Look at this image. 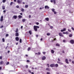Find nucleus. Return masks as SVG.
<instances>
[{"label":"nucleus","instance_id":"obj_30","mask_svg":"<svg viewBox=\"0 0 74 74\" xmlns=\"http://www.w3.org/2000/svg\"><path fill=\"white\" fill-rule=\"evenodd\" d=\"M2 41H3V42H4L5 41V40H4V38H2Z\"/></svg>","mask_w":74,"mask_h":74},{"label":"nucleus","instance_id":"obj_63","mask_svg":"<svg viewBox=\"0 0 74 74\" xmlns=\"http://www.w3.org/2000/svg\"><path fill=\"white\" fill-rule=\"evenodd\" d=\"M17 1L18 3H19V0H17Z\"/></svg>","mask_w":74,"mask_h":74},{"label":"nucleus","instance_id":"obj_45","mask_svg":"<svg viewBox=\"0 0 74 74\" xmlns=\"http://www.w3.org/2000/svg\"><path fill=\"white\" fill-rule=\"evenodd\" d=\"M53 1V0H51V3H52Z\"/></svg>","mask_w":74,"mask_h":74},{"label":"nucleus","instance_id":"obj_59","mask_svg":"<svg viewBox=\"0 0 74 74\" xmlns=\"http://www.w3.org/2000/svg\"><path fill=\"white\" fill-rule=\"evenodd\" d=\"M47 74H50V73L49 72H47Z\"/></svg>","mask_w":74,"mask_h":74},{"label":"nucleus","instance_id":"obj_43","mask_svg":"<svg viewBox=\"0 0 74 74\" xmlns=\"http://www.w3.org/2000/svg\"><path fill=\"white\" fill-rule=\"evenodd\" d=\"M38 55H40V54H41V53L40 52H38Z\"/></svg>","mask_w":74,"mask_h":74},{"label":"nucleus","instance_id":"obj_52","mask_svg":"<svg viewBox=\"0 0 74 74\" xmlns=\"http://www.w3.org/2000/svg\"><path fill=\"white\" fill-rule=\"evenodd\" d=\"M68 31H69V32H71V30H70L69 29H68Z\"/></svg>","mask_w":74,"mask_h":74},{"label":"nucleus","instance_id":"obj_61","mask_svg":"<svg viewBox=\"0 0 74 74\" xmlns=\"http://www.w3.org/2000/svg\"><path fill=\"white\" fill-rule=\"evenodd\" d=\"M62 53H64V51H62Z\"/></svg>","mask_w":74,"mask_h":74},{"label":"nucleus","instance_id":"obj_28","mask_svg":"<svg viewBox=\"0 0 74 74\" xmlns=\"http://www.w3.org/2000/svg\"><path fill=\"white\" fill-rule=\"evenodd\" d=\"M28 7H29L28 5H25V8H28Z\"/></svg>","mask_w":74,"mask_h":74},{"label":"nucleus","instance_id":"obj_50","mask_svg":"<svg viewBox=\"0 0 74 74\" xmlns=\"http://www.w3.org/2000/svg\"><path fill=\"white\" fill-rule=\"evenodd\" d=\"M26 68H28V65H26Z\"/></svg>","mask_w":74,"mask_h":74},{"label":"nucleus","instance_id":"obj_31","mask_svg":"<svg viewBox=\"0 0 74 74\" xmlns=\"http://www.w3.org/2000/svg\"><path fill=\"white\" fill-rule=\"evenodd\" d=\"M31 49V48H30V47H29L28 49V51H30V50Z\"/></svg>","mask_w":74,"mask_h":74},{"label":"nucleus","instance_id":"obj_15","mask_svg":"<svg viewBox=\"0 0 74 74\" xmlns=\"http://www.w3.org/2000/svg\"><path fill=\"white\" fill-rule=\"evenodd\" d=\"M46 70H47V71H49L51 70V69L49 68H47L46 69Z\"/></svg>","mask_w":74,"mask_h":74},{"label":"nucleus","instance_id":"obj_5","mask_svg":"<svg viewBox=\"0 0 74 74\" xmlns=\"http://www.w3.org/2000/svg\"><path fill=\"white\" fill-rule=\"evenodd\" d=\"M59 34L60 36H61V37H63V34L61 33H59Z\"/></svg>","mask_w":74,"mask_h":74},{"label":"nucleus","instance_id":"obj_53","mask_svg":"<svg viewBox=\"0 0 74 74\" xmlns=\"http://www.w3.org/2000/svg\"><path fill=\"white\" fill-rule=\"evenodd\" d=\"M36 37H38V35H36Z\"/></svg>","mask_w":74,"mask_h":74},{"label":"nucleus","instance_id":"obj_20","mask_svg":"<svg viewBox=\"0 0 74 74\" xmlns=\"http://www.w3.org/2000/svg\"><path fill=\"white\" fill-rule=\"evenodd\" d=\"M2 7L3 10H4L5 9V6H3Z\"/></svg>","mask_w":74,"mask_h":74},{"label":"nucleus","instance_id":"obj_42","mask_svg":"<svg viewBox=\"0 0 74 74\" xmlns=\"http://www.w3.org/2000/svg\"><path fill=\"white\" fill-rule=\"evenodd\" d=\"M27 62H28V63H29V62H30V61L28 60H27Z\"/></svg>","mask_w":74,"mask_h":74},{"label":"nucleus","instance_id":"obj_49","mask_svg":"<svg viewBox=\"0 0 74 74\" xmlns=\"http://www.w3.org/2000/svg\"><path fill=\"white\" fill-rule=\"evenodd\" d=\"M71 29H72L73 30H74V28L72 27L71 28Z\"/></svg>","mask_w":74,"mask_h":74},{"label":"nucleus","instance_id":"obj_21","mask_svg":"<svg viewBox=\"0 0 74 74\" xmlns=\"http://www.w3.org/2000/svg\"><path fill=\"white\" fill-rule=\"evenodd\" d=\"M29 33L31 35V34H32V31H29Z\"/></svg>","mask_w":74,"mask_h":74},{"label":"nucleus","instance_id":"obj_40","mask_svg":"<svg viewBox=\"0 0 74 74\" xmlns=\"http://www.w3.org/2000/svg\"><path fill=\"white\" fill-rule=\"evenodd\" d=\"M2 58H3L2 56H1L0 57V59H2Z\"/></svg>","mask_w":74,"mask_h":74},{"label":"nucleus","instance_id":"obj_25","mask_svg":"<svg viewBox=\"0 0 74 74\" xmlns=\"http://www.w3.org/2000/svg\"><path fill=\"white\" fill-rule=\"evenodd\" d=\"M19 42L20 43H22V39H20Z\"/></svg>","mask_w":74,"mask_h":74},{"label":"nucleus","instance_id":"obj_32","mask_svg":"<svg viewBox=\"0 0 74 74\" xmlns=\"http://www.w3.org/2000/svg\"><path fill=\"white\" fill-rule=\"evenodd\" d=\"M59 64H63V63H62L61 62H60V63H59Z\"/></svg>","mask_w":74,"mask_h":74},{"label":"nucleus","instance_id":"obj_44","mask_svg":"<svg viewBox=\"0 0 74 74\" xmlns=\"http://www.w3.org/2000/svg\"><path fill=\"white\" fill-rule=\"evenodd\" d=\"M36 24L37 25H39V23H36Z\"/></svg>","mask_w":74,"mask_h":74},{"label":"nucleus","instance_id":"obj_33","mask_svg":"<svg viewBox=\"0 0 74 74\" xmlns=\"http://www.w3.org/2000/svg\"><path fill=\"white\" fill-rule=\"evenodd\" d=\"M12 4H13V2H11L10 4V5H12Z\"/></svg>","mask_w":74,"mask_h":74},{"label":"nucleus","instance_id":"obj_41","mask_svg":"<svg viewBox=\"0 0 74 74\" xmlns=\"http://www.w3.org/2000/svg\"><path fill=\"white\" fill-rule=\"evenodd\" d=\"M44 8V7H42V8H40V10H41V9H43Z\"/></svg>","mask_w":74,"mask_h":74},{"label":"nucleus","instance_id":"obj_62","mask_svg":"<svg viewBox=\"0 0 74 74\" xmlns=\"http://www.w3.org/2000/svg\"><path fill=\"white\" fill-rule=\"evenodd\" d=\"M72 63H73V64H74V61H73L72 62Z\"/></svg>","mask_w":74,"mask_h":74},{"label":"nucleus","instance_id":"obj_9","mask_svg":"<svg viewBox=\"0 0 74 74\" xmlns=\"http://www.w3.org/2000/svg\"><path fill=\"white\" fill-rule=\"evenodd\" d=\"M15 39L17 41H19V38H18V37H16L15 38Z\"/></svg>","mask_w":74,"mask_h":74},{"label":"nucleus","instance_id":"obj_23","mask_svg":"<svg viewBox=\"0 0 74 74\" xmlns=\"http://www.w3.org/2000/svg\"><path fill=\"white\" fill-rule=\"evenodd\" d=\"M22 16L21 15H19V18H22Z\"/></svg>","mask_w":74,"mask_h":74},{"label":"nucleus","instance_id":"obj_4","mask_svg":"<svg viewBox=\"0 0 74 74\" xmlns=\"http://www.w3.org/2000/svg\"><path fill=\"white\" fill-rule=\"evenodd\" d=\"M66 28H64L63 29H62L61 30V32H64V31H66Z\"/></svg>","mask_w":74,"mask_h":74},{"label":"nucleus","instance_id":"obj_51","mask_svg":"<svg viewBox=\"0 0 74 74\" xmlns=\"http://www.w3.org/2000/svg\"><path fill=\"white\" fill-rule=\"evenodd\" d=\"M54 12V14H56V12Z\"/></svg>","mask_w":74,"mask_h":74},{"label":"nucleus","instance_id":"obj_35","mask_svg":"<svg viewBox=\"0 0 74 74\" xmlns=\"http://www.w3.org/2000/svg\"><path fill=\"white\" fill-rule=\"evenodd\" d=\"M9 63H10L9 62H7L6 64V65H8V64H9Z\"/></svg>","mask_w":74,"mask_h":74},{"label":"nucleus","instance_id":"obj_14","mask_svg":"<svg viewBox=\"0 0 74 74\" xmlns=\"http://www.w3.org/2000/svg\"><path fill=\"white\" fill-rule=\"evenodd\" d=\"M51 52L52 53H54V52H55V51H53V50H51Z\"/></svg>","mask_w":74,"mask_h":74},{"label":"nucleus","instance_id":"obj_48","mask_svg":"<svg viewBox=\"0 0 74 74\" xmlns=\"http://www.w3.org/2000/svg\"><path fill=\"white\" fill-rule=\"evenodd\" d=\"M5 12H6V10H4L3 11V12L4 13H5Z\"/></svg>","mask_w":74,"mask_h":74},{"label":"nucleus","instance_id":"obj_39","mask_svg":"<svg viewBox=\"0 0 74 74\" xmlns=\"http://www.w3.org/2000/svg\"><path fill=\"white\" fill-rule=\"evenodd\" d=\"M47 65L48 66V67H49V64H47Z\"/></svg>","mask_w":74,"mask_h":74},{"label":"nucleus","instance_id":"obj_11","mask_svg":"<svg viewBox=\"0 0 74 74\" xmlns=\"http://www.w3.org/2000/svg\"><path fill=\"white\" fill-rule=\"evenodd\" d=\"M4 64V62L3 61H1L0 62L1 64Z\"/></svg>","mask_w":74,"mask_h":74},{"label":"nucleus","instance_id":"obj_16","mask_svg":"<svg viewBox=\"0 0 74 74\" xmlns=\"http://www.w3.org/2000/svg\"><path fill=\"white\" fill-rule=\"evenodd\" d=\"M45 19L46 21H49V18H46Z\"/></svg>","mask_w":74,"mask_h":74},{"label":"nucleus","instance_id":"obj_17","mask_svg":"<svg viewBox=\"0 0 74 74\" xmlns=\"http://www.w3.org/2000/svg\"><path fill=\"white\" fill-rule=\"evenodd\" d=\"M55 66L56 67H58V64H56L55 65Z\"/></svg>","mask_w":74,"mask_h":74},{"label":"nucleus","instance_id":"obj_58","mask_svg":"<svg viewBox=\"0 0 74 74\" xmlns=\"http://www.w3.org/2000/svg\"><path fill=\"white\" fill-rule=\"evenodd\" d=\"M29 18H30V17H31V16H30V15H29Z\"/></svg>","mask_w":74,"mask_h":74},{"label":"nucleus","instance_id":"obj_22","mask_svg":"<svg viewBox=\"0 0 74 74\" xmlns=\"http://www.w3.org/2000/svg\"><path fill=\"white\" fill-rule=\"evenodd\" d=\"M72 34H70L69 35V37H72Z\"/></svg>","mask_w":74,"mask_h":74},{"label":"nucleus","instance_id":"obj_3","mask_svg":"<svg viewBox=\"0 0 74 74\" xmlns=\"http://www.w3.org/2000/svg\"><path fill=\"white\" fill-rule=\"evenodd\" d=\"M3 21V16H2L0 18V21L1 22H2Z\"/></svg>","mask_w":74,"mask_h":74},{"label":"nucleus","instance_id":"obj_60","mask_svg":"<svg viewBox=\"0 0 74 74\" xmlns=\"http://www.w3.org/2000/svg\"><path fill=\"white\" fill-rule=\"evenodd\" d=\"M69 62H71V59H69Z\"/></svg>","mask_w":74,"mask_h":74},{"label":"nucleus","instance_id":"obj_57","mask_svg":"<svg viewBox=\"0 0 74 74\" xmlns=\"http://www.w3.org/2000/svg\"><path fill=\"white\" fill-rule=\"evenodd\" d=\"M29 73H31V71H30V70H29Z\"/></svg>","mask_w":74,"mask_h":74},{"label":"nucleus","instance_id":"obj_46","mask_svg":"<svg viewBox=\"0 0 74 74\" xmlns=\"http://www.w3.org/2000/svg\"><path fill=\"white\" fill-rule=\"evenodd\" d=\"M63 42H66V40H63Z\"/></svg>","mask_w":74,"mask_h":74},{"label":"nucleus","instance_id":"obj_10","mask_svg":"<svg viewBox=\"0 0 74 74\" xmlns=\"http://www.w3.org/2000/svg\"><path fill=\"white\" fill-rule=\"evenodd\" d=\"M45 59H46V57L45 56H43L42 58V60H45Z\"/></svg>","mask_w":74,"mask_h":74},{"label":"nucleus","instance_id":"obj_47","mask_svg":"<svg viewBox=\"0 0 74 74\" xmlns=\"http://www.w3.org/2000/svg\"><path fill=\"white\" fill-rule=\"evenodd\" d=\"M58 61H59V62H60V59L58 58Z\"/></svg>","mask_w":74,"mask_h":74},{"label":"nucleus","instance_id":"obj_24","mask_svg":"<svg viewBox=\"0 0 74 74\" xmlns=\"http://www.w3.org/2000/svg\"><path fill=\"white\" fill-rule=\"evenodd\" d=\"M21 11L22 12H24V11H25V10H24V9H23V8H22L21 9Z\"/></svg>","mask_w":74,"mask_h":74},{"label":"nucleus","instance_id":"obj_6","mask_svg":"<svg viewBox=\"0 0 74 74\" xmlns=\"http://www.w3.org/2000/svg\"><path fill=\"white\" fill-rule=\"evenodd\" d=\"M50 67H55V64H52L50 65Z\"/></svg>","mask_w":74,"mask_h":74},{"label":"nucleus","instance_id":"obj_26","mask_svg":"<svg viewBox=\"0 0 74 74\" xmlns=\"http://www.w3.org/2000/svg\"><path fill=\"white\" fill-rule=\"evenodd\" d=\"M52 11H53V12H55V9L53 8L51 10Z\"/></svg>","mask_w":74,"mask_h":74},{"label":"nucleus","instance_id":"obj_36","mask_svg":"<svg viewBox=\"0 0 74 74\" xmlns=\"http://www.w3.org/2000/svg\"><path fill=\"white\" fill-rule=\"evenodd\" d=\"M47 36H49L50 35V33H48L47 34Z\"/></svg>","mask_w":74,"mask_h":74},{"label":"nucleus","instance_id":"obj_19","mask_svg":"<svg viewBox=\"0 0 74 74\" xmlns=\"http://www.w3.org/2000/svg\"><path fill=\"white\" fill-rule=\"evenodd\" d=\"M56 46H58V47H60V45L58 44H56Z\"/></svg>","mask_w":74,"mask_h":74},{"label":"nucleus","instance_id":"obj_2","mask_svg":"<svg viewBox=\"0 0 74 74\" xmlns=\"http://www.w3.org/2000/svg\"><path fill=\"white\" fill-rule=\"evenodd\" d=\"M70 42L71 43V44H73L74 43V40H72L70 41Z\"/></svg>","mask_w":74,"mask_h":74},{"label":"nucleus","instance_id":"obj_37","mask_svg":"<svg viewBox=\"0 0 74 74\" xmlns=\"http://www.w3.org/2000/svg\"><path fill=\"white\" fill-rule=\"evenodd\" d=\"M65 34H69V32H65Z\"/></svg>","mask_w":74,"mask_h":74},{"label":"nucleus","instance_id":"obj_56","mask_svg":"<svg viewBox=\"0 0 74 74\" xmlns=\"http://www.w3.org/2000/svg\"><path fill=\"white\" fill-rule=\"evenodd\" d=\"M50 28L51 29H52V28H53V27L52 26L50 27Z\"/></svg>","mask_w":74,"mask_h":74},{"label":"nucleus","instance_id":"obj_8","mask_svg":"<svg viewBox=\"0 0 74 74\" xmlns=\"http://www.w3.org/2000/svg\"><path fill=\"white\" fill-rule=\"evenodd\" d=\"M45 9H49V8L48 6H45Z\"/></svg>","mask_w":74,"mask_h":74},{"label":"nucleus","instance_id":"obj_7","mask_svg":"<svg viewBox=\"0 0 74 74\" xmlns=\"http://www.w3.org/2000/svg\"><path fill=\"white\" fill-rule=\"evenodd\" d=\"M65 60L66 63H67V64H69V62H68V60H67V59H65Z\"/></svg>","mask_w":74,"mask_h":74},{"label":"nucleus","instance_id":"obj_1","mask_svg":"<svg viewBox=\"0 0 74 74\" xmlns=\"http://www.w3.org/2000/svg\"><path fill=\"white\" fill-rule=\"evenodd\" d=\"M40 27L38 26L35 25L34 26V29L36 32L37 31V29H38Z\"/></svg>","mask_w":74,"mask_h":74},{"label":"nucleus","instance_id":"obj_13","mask_svg":"<svg viewBox=\"0 0 74 74\" xmlns=\"http://www.w3.org/2000/svg\"><path fill=\"white\" fill-rule=\"evenodd\" d=\"M13 18H15L16 19V18H17V16H14L13 17Z\"/></svg>","mask_w":74,"mask_h":74},{"label":"nucleus","instance_id":"obj_64","mask_svg":"<svg viewBox=\"0 0 74 74\" xmlns=\"http://www.w3.org/2000/svg\"><path fill=\"white\" fill-rule=\"evenodd\" d=\"M43 53L44 54H45V52H43Z\"/></svg>","mask_w":74,"mask_h":74},{"label":"nucleus","instance_id":"obj_29","mask_svg":"<svg viewBox=\"0 0 74 74\" xmlns=\"http://www.w3.org/2000/svg\"><path fill=\"white\" fill-rule=\"evenodd\" d=\"M21 2H22V1H20L19 0V4H21Z\"/></svg>","mask_w":74,"mask_h":74},{"label":"nucleus","instance_id":"obj_18","mask_svg":"<svg viewBox=\"0 0 74 74\" xmlns=\"http://www.w3.org/2000/svg\"><path fill=\"white\" fill-rule=\"evenodd\" d=\"M22 21H23V22H25V21H26V19H23L22 20Z\"/></svg>","mask_w":74,"mask_h":74},{"label":"nucleus","instance_id":"obj_38","mask_svg":"<svg viewBox=\"0 0 74 74\" xmlns=\"http://www.w3.org/2000/svg\"><path fill=\"white\" fill-rule=\"evenodd\" d=\"M5 36L6 37H8V34H6L5 35Z\"/></svg>","mask_w":74,"mask_h":74},{"label":"nucleus","instance_id":"obj_55","mask_svg":"<svg viewBox=\"0 0 74 74\" xmlns=\"http://www.w3.org/2000/svg\"><path fill=\"white\" fill-rule=\"evenodd\" d=\"M16 8H19V6L17 5L16 6Z\"/></svg>","mask_w":74,"mask_h":74},{"label":"nucleus","instance_id":"obj_12","mask_svg":"<svg viewBox=\"0 0 74 74\" xmlns=\"http://www.w3.org/2000/svg\"><path fill=\"white\" fill-rule=\"evenodd\" d=\"M19 36V34H18V33L16 32V36Z\"/></svg>","mask_w":74,"mask_h":74},{"label":"nucleus","instance_id":"obj_34","mask_svg":"<svg viewBox=\"0 0 74 74\" xmlns=\"http://www.w3.org/2000/svg\"><path fill=\"white\" fill-rule=\"evenodd\" d=\"M6 1V0H3V3H4L5 2V1Z\"/></svg>","mask_w":74,"mask_h":74},{"label":"nucleus","instance_id":"obj_54","mask_svg":"<svg viewBox=\"0 0 74 74\" xmlns=\"http://www.w3.org/2000/svg\"><path fill=\"white\" fill-rule=\"evenodd\" d=\"M4 27L3 26V25H2L1 27V28H2V27Z\"/></svg>","mask_w":74,"mask_h":74},{"label":"nucleus","instance_id":"obj_27","mask_svg":"<svg viewBox=\"0 0 74 74\" xmlns=\"http://www.w3.org/2000/svg\"><path fill=\"white\" fill-rule=\"evenodd\" d=\"M53 1V3H54V4H56V1H55V0Z\"/></svg>","mask_w":74,"mask_h":74}]
</instances>
